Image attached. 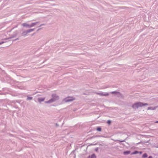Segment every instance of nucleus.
Segmentation results:
<instances>
[{
  "instance_id": "nucleus-1",
  "label": "nucleus",
  "mask_w": 158,
  "mask_h": 158,
  "mask_svg": "<svg viewBox=\"0 0 158 158\" xmlns=\"http://www.w3.org/2000/svg\"><path fill=\"white\" fill-rule=\"evenodd\" d=\"M52 98L48 101L45 102L46 103H50L54 101L55 100L57 99L58 97L56 95H53L52 96Z\"/></svg>"
},
{
  "instance_id": "nucleus-2",
  "label": "nucleus",
  "mask_w": 158,
  "mask_h": 158,
  "mask_svg": "<svg viewBox=\"0 0 158 158\" xmlns=\"http://www.w3.org/2000/svg\"><path fill=\"white\" fill-rule=\"evenodd\" d=\"M36 24L35 23H33L31 25H29L26 23H23L22 25L24 27H31Z\"/></svg>"
},
{
  "instance_id": "nucleus-3",
  "label": "nucleus",
  "mask_w": 158,
  "mask_h": 158,
  "mask_svg": "<svg viewBox=\"0 0 158 158\" xmlns=\"http://www.w3.org/2000/svg\"><path fill=\"white\" fill-rule=\"evenodd\" d=\"M74 100V98L73 97H69L67 98H66L64 100L65 102H68L70 101H72Z\"/></svg>"
},
{
  "instance_id": "nucleus-4",
  "label": "nucleus",
  "mask_w": 158,
  "mask_h": 158,
  "mask_svg": "<svg viewBox=\"0 0 158 158\" xmlns=\"http://www.w3.org/2000/svg\"><path fill=\"white\" fill-rule=\"evenodd\" d=\"M139 106H144L148 105L147 103H143L141 102H139Z\"/></svg>"
},
{
  "instance_id": "nucleus-5",
  "label": "nucleus",
  "mask_w": 158,
  "mask_h": 158,
  "mask_svg": "<svg viewBox=\"0 0 158 158\" xmlns=\"http://www.w3.org/2000/svg\"><path fill=\"white\" fill-rule=\"evenodd\" d=\"M44 98H38V101L39 102H41L44 101Z\"/></svg>"
},
{
  "instance_id": "nucleus-6",
  "label": "nucleus",
  "mask_w": 158,
  "mask_h": 158,
  "mask_svg": "<svg viewBox=\"0 0 158 158\" xmlns=\"http://www.w3.org/2000/svg\"><path fill=\"white\" fill-rule=\"evenodd\" d=\"M89 158H96V156L95 154H92L90 156H89Z\"/></svg>"
},
{
  "instance_id": "nucleus-7",
  "label": "nucleus",
  "mask_w": 158,
  "mask_h": 158,
  "mask_svg": "<svg viewBox=\"0 0 158 158\" xmlns=\"http://www.w3.org/2000/svg\"><path fill=\"white\" fill-rule=\"evenodd\" d=\"M131 152L130 151H128L124 152L123 153L124 155H127L130 153Z\"/></svg>"
},
{
  "instance_id": "nucleus-8",
  "label": "nucleus",
  "mask_w": 158,
  "mask_h": 158,
  "mask_svg": "<svg viewBox=\"0 0 158 158\" xmlns=\"http://www.w3.org/2000/svg\"><path fill=\"white\" fill-rule=\"evenodd\" d=\"M156 109L155 107H148V110H154Z\"/></svg>"
},
{
  "instance_id": "nucleus-9",
  "label": "nucleus",
  "mask_w": 158,
  "mask_h": 158,
  "mask_svg": "<svg viewBox=\"0 0 158 158\" xmlns=\"http://www.w3.org/2000/svg\"><path fill=\"white\" fill-rule=\"evenodd\" d=\"M148 156V155L147 154L145 153L143 154V158H146Z\"/></svg>"
},
{
  "instance_id": "nucleus-10",
  "label": "nucleus",
  "mask_w": 158,
  "mask_h": 158,
  "mask_svg": "<svg viewBox=\"0 0 158 158\" xmlns=\"http://www.w3.org/2000/svg\"><path fill=\"white\" fill-rule=\"evenodd\" d=\"M97 130L98 131H101V129L100 127H98L97 128Z\"/></svg>"
},
{
  "instance_id": "nucleus-11",
  "label": "nucleus",
  "mask_w": 158,
  "mask_h": 158,
  "mask_svg": "<svg viewBox=\"0 0 158 158\" xmlns=\"http://www.w3.org/2000/svg\"><path fill=\"white\" fill-rule=\"evenodd\" d=\"M138 153V152L137 151H135V152H132L131 153V155H133V154H136V153Z\"/></svg>"
},
{
  "instance_id": "nucleus-12",
  "label": "nucleus",
  "mask_w": 158,
  "mask_h": 158,
  "mask_svg": "<svg viewBox=\"0 0 158 158\" xmlns=\"http://www.w3.org/2000/svg\"><path fill=\"white\" fill-rule=\"evenodd\" d=\"M32 99V98L31 97H28L27 100H31Z\"/></svg>"
},
{
  "instance_id": "nucleus-13",
  "label": "nucleus",
  "mask_w": 158,
  "mask_h": 158,
  "mask_svg": "<svg viewBox=\"0 0 158 158\" xmlns=\"http://www.w3.org/2000/svg\"><path fill=\"white\" fill-rule=\"evenodd\" d=\"M107 123L109 124H110V123H111V121L110 120H108L107 121Z\"/></svg>"
},
{
  "instance_id": "nucleus-14",
  "label": "nucleus",
  "mask_w": 158,
  "mask_h": 158,
  "mask_svg": "<svg viewBox=\"0 0 158 158\" xmlns=\"http://www.w3.org/2000/svg\"><path fill=\"white\" fill-rule=\"evenodd\" d=\"M33 31V30L32 29H30L28 31V32H30L31 31Z\"/></svg>"
},
{
  "instance_id": "nucleus-15",
  "label": "nucleus",
  "mask_w": 158,
  "mask_h": 158,
  "mask_svg": "<svg viewBox=\"0 0 158 158\" xmlns=\"http://www.w3.org/2000/svg\"><path fill=\"white\" fill-rule=\"evenodd\" d=\"M108 95V94H106L103 95L105 96H107Z\"/></svg>"
},
{
  "instance_id": "nucleus-16",
  "label": "nucleus",
  "mask_w": 158,
  "mask_h": 158,
  "mask_svg": "<svg viewBox=\"0 0 158 158\" xmlns=\"http://www.w3.org/2000/svg\"><path fill=\"white\" fill-rule=\"evenodd\" d=\"M148 158H152V157L151 156H150Z\"/></svg>"
},
{
  "instance_id": "nucleus-17",
  "label": "nucleus",
  "mask_w": 158,
  "mask_h": 158,
  "mask_svg": "<svg viewBox=\"0 0 158 158\" xmlns=\"http://www.w3.org/2000/svg\"><path fill=\"white\" fill-rule=\"evenodd\" d=\"M155 122L156 123H158V121Z\"/></svg>"
},
{
  "instance_id": "nucleus-18",
  "label": "nucleus",
  "mask_w": 158,
  "mask_h": 158,
  "mask_svg": "<svg viewBox=\"0 0 158 158\" xmlns=\"http://www.w3.org/2000/svg\"><path fill=\"white\" fill-rule=\"evenodd\" d=\"M3 43H0V44H2Z\"/></svg>"
},
{
  "instance_id": "nucleus-19",
  "label": "nucleus",
  "mask_w": 158,
  "mask_h": 158,
  "mask_svg": "<svg viewBox=\"0 0 158 158\" xmlns=\"http://www.w3.org/2000/svg\"><path fill=\"white\" fill-rule=\"evenodd\" d=\"M88 158H89V157H88Z\"/></svg>"
}]
</instances>
